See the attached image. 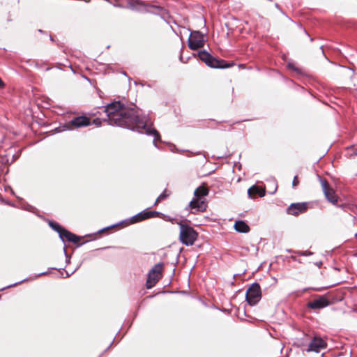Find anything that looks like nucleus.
<instances>
[{
  "label": "nucleus",
  "instance_id": "9b49d317",
  "mask_svg": "<svg viewBox=\"0 0 357 357\" xmlns=\"http://www.w3.org/2000/svg\"><path fill=\"white\" fill-rule=\"evenodd\" d=\"M327 346V344L324 340L318 336H314L312 341L310 342L307 349H306L307 352L314 351L316 353H319L321 349H325Z\"/></svg>",
  "mask_w": 357,
  "mask_h": 357
},
{
  "label": "nucleus",
  "instance_id": "9d476101",
  "mask_svg": "<svg viewBox=\"0 0 357 357\" xmlns=\"http://www.w3.org/2000/svg\"><path fill=\"white\" fill-rule=\"evenodd\" d=\"M189 207L194 210L192 211V213H203L206 211L207 203L203 198H194L189 203Z\"/></svg>",
  "mask_w": 357,
  "mask_h": 357
},
{
  "label": "nucleus",
  "instance_id": "f03ea898",
  "mask_svg": "<svg viewBox=\"0 0 357 357\" xmlns=\"http://www.w3.org/2000/svg\"><path fill=\"white\" fill-rule=\"evenodd\" d=\"M180 241L186 246L192 245L198 237L197 232L190 226L186 224L179 223Z\"/></svg>",
  "mask_w": 357,
  "mask_h": 357
},
{
  "label": "nucleus",
  "instance_id": "412c9836",
  "mask_svg": "<svg viewBox=\"0 0 357 357\" xmlns=\"http://www.w3.org/2000/svg\"><path fill=\"white\" fill-rule=\"evenodd\" d=\"M3 86H4V83H3V82L0 79V89L3 88Z\"/></svg>",
  "mask_w": 357,
  "mask_h": 357
},
{
  "label": "nucleus",
  "instance_id": "aec40b11",
  "mask_svg": "<svg viewBox=\"0 0 357 357\" xmlns=\"http://www.w3.org/2000/svg\"><path fill=\"white\" fill-rule=\"evenodd\" d=\"M298 183H299L298 178L297 176H295L293 179L292 185H293V187H296L298 185Z\"/></svg>",
  "mask_w": 357,
  "mask_h": 357
},
{
  "label": "nucleus",
  "instance_id": "20e7f679",
  "mask_svg": "<svg viewBox=\"0 0 357 357\" xmlns=\"http://www.w3.org/2000/svg\"><path fill=\"white\" fill-rule=\"evenodd\" d=\"M162 267V264L158 263L149 271L146 284L147 289L152 288L161 278Z\"/></svg>",
  "mask_w": 357,
  "mask_h": 357
},
{
  "label": "nucleus",
  "instance_id": "a211bd4d",
  "mask_svg": "<svg viewBox=\"0 0 357 357\" xmlns=\"http://www.w3.org/2000/svg\"><path fill=\"white\" fill-rule=\"evenodd\" d=\"M208 189L204 186H199L195 190L194 192V195L197 198H202L203 197L208 195Z\"/></svg>",
  "mask_w": 357,
  "mask_h": 357
},
{
  "label": "nucleus",
  "instance_id": "0eeeda50",
  "mask_svg": "<svg viewBox=\"0 0 357 357\" xmlns=\"http://www.w3.org/2000/svg\"><path fill=\"white\" fill-rule=\"evenodd\" d=\"M320 182L326 199L333 205H336L339 197L334 189L329 185L326 179H320Z\"/></svg>",
  "mask_w": 357,
  "mask_h": 357
},
{
  "label": "nucleus",
  "instance_id": "ddd939ff",
  "mask_svg": "<svg viewBox=\"0 0 357 357\" xmlns=\"http://www.w3.org/2000/svg\"><path fill=\"white\" fill-rule=\"evenodd\" d=\"M159 214H160V213L158 211L144 210V211L139 213L138 214L134 215L131 219V222L132 223L139 222L147 220V219L157 217V216H158Z\"/></svg>",
  "mask_w": 357,
  "mask_h": 357
},
{
  "label": "nucleus",
  "instance_id": "5701e85b",
  "mask_svg": "<svg viewBox=\"0 0 357 357\" xmlns=\"http://www.w3.org/2000/svg\"><path fill=\"white\" fill-rule=\"evenodd\" d=\"M338 206H339V207H342H342H343V205H339Z\"/></svg>",
  "mask_w": 357,
  "mask_h": 357
},
{
  "label": "nucleus",
  "instance_id": "2eb2a0df",
  "mask_svg": "<svg viewBox=\"0 0 357 357\" xmlns=\"http://www.w3.org/2000/svg\"><path fill=\"white\" fill-rule=\"evenodd\" d=\"M127 5L130 8L135 9L139 11H149L151 6H146L142 1L139 0H126Z\"/></svg>",
  "mask_w": 357,
  "mask_h": 357
},
{
  "label": "nucleus",
  "instance_id": "6e6552de",
  "mask_svg": "<svg viewBox=\"0 0 357 357\" xmlns=\"http://www.w3.org/2000/svg\"><path fill=\"white\" fill-rule=\"evenodd\" d=\"M51 226L58 231L60 238L62 239L63 241H68L72 242L74 243H77L80 238L75 234L71 233L70 231L65 229L64 228L61 227L59 225H53L51 224Z\"/></svg>",
  "mask_w": 357,
  "mask_h": 357
},
{
  "label": "nucleus",
  "instance_id": "f257e3e1",
  "mask_svg": "<svg viewBox=\"0 0 357 357\" xmlns=\"http://www.w3.org/2000/svg\"><path fill=\"white\" fill-rule=\"evenodd\" d=\"M105 112L109 123L112 125L127 128L148 135H153L155 145V141L160 139L158 132L152 127L151 124H148L144 118L139 117L137 110L125 106L120 101L109 104L105 108Z\"/></svg>",
  "mask_w": 357,
  "mask_h": 357
},
{
  "label": "nucleus",
  "instance_id": "39448f33",
  "mask_svg": "<svg viewBox=\"0 0 357 357\" xmlns=\"http://www.w3.org/2000/svg\"><path fill=\"white\" fill-rule=\"evenodd\" d=\"M261 298V288L258 283H253L247 290L245 298L250 305H256Z\"/></svg>",
  "mask_w": 357,
  "mask_h": 357
},
{
  "label": "nucleus",
  "instance_id": "7ed1b4c3",
  "mask_svg": "<svg viewBox=\"0 0 357 357\" xmlns=\"http://www.w3.org/2000/svg\"><path fill=\"white\" fill-rule=\"evenodd\" d=\"M200 60L204 62L207 66L215 68H227L233 66V63H227L225 61L222 59H218L212 56L206 51H200L197 54Z\"/></svg>",
  "mask_w": 357,
  "mask_h": 357
},
{
  "label": "nucleus",
  "instance_id": "dca6fc26",
  "mask_svg": "<svg viewBox=\"0 0 357 357\" xmlns=\"http://www.w3.org/2000/svg\"><path fill=\"white\" fill-rule=\"evenodd\" d=\"M248 194L251 199H255L257 195L262 197L265 195V190L257 185H252L248 189Z\"/></svg>",
  "mask_w": 357,
  "mask_h": 357
},
{
  "label": "nucleus",
  "instance_id": "1a4fd4ad",
  "mask_svg": "<svg viewBox=\"0 0 357 357\" xmlns=\"http://www.w3.org/2000/svg\"><path fill=\"white\" fill-rule=\"evenodd\" d=\"M308 208V204L306 202L293 203L287 209V213L289 215L298 216L300 214L304 213Z\"/></svg>",
  "mask_w": 357,
  "mask_h": 357
},
{
  "label": "nucleus",
  "instance_id": "6ab92c4d",
  "mask_svg": "<svg viewBox=\"0 0 357 357\" xmlns=\"http://www.w3.org/2000/svg\"><path fill=\"white\" fill-rule=\"evenodd\" d=\"M171 195V192L165 189L156 199L154 205H157L158 203H160L161 201L167 199L169 195Z\"/></svg>",
  "mask_w": 357,
  "mask_h": 357
},
{
  "label": "nucleus",
  "instance_id": "4468645a",
  "mask_svg": "<svg viewBox=\"0 0 357 357\" xmlns=\"http://www.w3.org/2000/svg\"><path fill=\"white\" fill-rule=\"evenodd\" d=\"M329 301L325 296H319L307 303V307L311 309H321L329 305Z\"/></svg>",
  "mask_w": 357,
  "mask_h": 357
},
{
  "label": "nucleus",
  "instance_id": "f8f14e48",
  "mask_svg": "<svg viewBox=\"0 0 357 357\" xmlns=\"http://www.w3.org/2000/svg\"><path fill=\"white\" fill-rule=\"evenodd\" d=\"M90 119L85 116H80L73 119L66 126L68 129L79 128L90 125Z\"/></svg>",
  "mask_w": 357,
  "mask_h": 357
},
{
  "label": "nucleus",
  "instance_id": "f3484780",
  "mask_svg": "<svg viewBox=\"0 0 357 357\" xmlns=\"http://www.w3.org/2000/svg\"><path fill=\"white\" fill-rule=\"evenodd\" d=\"M234 228L238 232L247 233L250 231V227L243 221L238 220L234 224Z\"/></svg>",
  "mask_w": 357,
  "mask_h": 357
},
{
  "label": "nucleus",
  "instance_id": "4be33fe9",
  "mask_svg": "<svg viewBox=\"0 0 357 357\" xmlns=\"http://www.w3.org/2000/svg\"><path fill=\"white\" fill-rule=\"evenodd\" d=\"M94 123L96 124V125H100V121L99 119H96L94 121Z\"/></svg>",
  "mask_w": 357,
  "mask_h": 357
},
{
  "label": "nucleus",
  "instance_id": "423d86ee",
  "mask_svg": "<svg viewBox=\"0 0 357 357\" xmlns=\"http://www.w3.org/2000/svg\"><path fill=\"white\" fill-rule=\"evenodd\" d=\"M205 43V36L199 31L191 32L188 38V47L193 50L202 47Z\"/></svg>",
  "mask_w": 357,
  "mask_h": 357
},
{
  "label": "nucleus",
  "instance_id": "b1692460",
  "mask_svg": "<svg viewBox=\"0 0 357 357\" xmlns=\"http://www.w3.org/2000/svg\"><path fill=\"white\" fill-rule=\"evenodd\" d=\"M355 154L357 155V152Z\"/></svg>",
  "mask_w": 357,
  "mask_h": 357
}]
</instances>
